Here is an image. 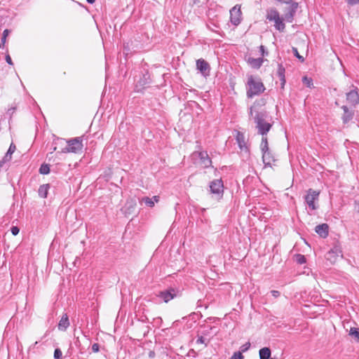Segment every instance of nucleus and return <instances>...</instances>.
Returning <instances> with one entry per match:
<instances>
[{
  "label": "nucleus",
  "instance_id": "nucleus-31",
  "mask_svg": "<svg viewBox=\"0 0 359 359\" xmlns=\"http://www.w3.org/2000/svg\"><path fill=\"white\" fill-rule=\"evenodd\" d=\"M292 52L294 53V55L299 59L302 62H303L304 60V57L299 55V53H298V50H297V48H294L293 47L292 48Z\"/></svg>",
  "mask_w": 359,
  "mask_h": 359
},
{
  "label": "nucleus",
  "instance_id": "nucleus-16",
  "mask_svg": "<svg viewBox=\"0 0 359 359\" xmlns=\"http://www.w3.org/2000/svg\"><path fill=\"white\" fill-rule=\"evenodd\" d=\"M69 325L68 316L66 313L63 314L58 324V329L62 331L66 330Z\"/></svg>",
  "mask_w": 359,
  "mask_h": 359
},
{
  "label": "nucleus",
  "instance_id": "nucleus-41",
  "mask_svg": "<svg viewBox=\"0 0 359 359\" xmlns=\"http://www.w3.org/2000/svg\"><path fill=\"white\" fill-rule=\"evenodd\" d=\"M205 339L203 337H199L197 340H196V343L197 344H205V346L207 345L205 343Z\"/></svg>",
  "mask_w": 359,
  "mask_h": 359
},
{
  "label": "nucleus",
  "instance_id": "nucleus-14",
  "mask_svg": "<svg viewBox=\"0 0 359 359\" xmlns=\"http://www.w3.org/2000/svg\"><path fill=\"white\" fill-rule=\"evenodd\" d=\"M315 230L322 238H325L328 235V225L327 224L317 225Z\"/></svg>",
  "mask_w": 359,
  "mask_h": 359
},
{
  "label": "nucleus",
  "instance_id": "nucleus-45",
  "mask_svg": "<svg viewBox=\"0 0 359 359\" xmlns=\"http://www.w3.org/2000/svg\"><path fill=\"white\" fill-rule=\"evenodd\" d=\"M149 357L150 358H154V357H155V352H154V351H149Z\"/></svg>",
  "mask_w": 359,
  "mask_h": 359
},
{
  "label": "nucleus",
  "instance_id": "nucleus-2",
  "mask_svg": "<svg viewBox=\"0 0 359 359\" xmlns=\"http://www.w3.org/2000/svg\"><path fill=\"white\" fill-rule=\"evenodd\" d=\"M255 122L258 133L262 137H266L267 133L270 130L272 125L268 121V116L265 112H259L255 117Z\"/></svg>",
  "mask_w": 359,
  "mask_h": 359
},
{
  "label": "nucleus",
  "instance_id": "nucleus-15",
  "mask_svg": "<svg viewBox=\"0 0 359 359\" xmlns=\"http://www.w3.org/2000/svg\"><path fill=\"white\" fill-rule=\"evenodd\" d=\"M262 161L265 166H270L271 163L275 161L274 156L271 151L262 154Z\"/></svg>",
  "mask_w": 359,
  "mask_h": 359
},
{
  "label": "nucleus",
  "instance_id": "nucleus-5",
  "mask_svg": "<svg viewBox=\"0 0 359 359\" xmlns=\"http://www.w3.org/2000/svg\"><path fill=\"white\" fill-rule=\"evenodd\" d=\"M339 257H342V251L338 245H335L325 255L326 259L332 264L335 263Z\"/></svg>",
  "mask_w": 359,
  "mask_h": 359
},
{
  "label": "nucleus",
  "instance_id": "nucleus-26",
  "mask_svg": "<svg viewBox=\"0 0 359 359\" xmlns=\"http://www.w3.org/2000/svg\"><path fill=\"white\" fill-rule=\"evenodd\" d=\"M285 67L283 66L282 64H278L277 74H278V76H279V78L285 77Z\"/></svg>",
  "mask_w": 359,
  "mask_h": 359
},
{
  "label": "nucleus",
  "instance_id": "nucleus-10",
  "mask_svg": "<svg viewBox=\"0 0 359 359\" xmlns=\"http://www.w3.org/2000/svg\"><path fill=\"white\" fill-rule=\"evenodd\" d=\"M177 296V292L174 288H170L159 293L158 297L167 303Z\"/></svg>",
  "mask_w": 359,
  "mask_h": 359
},
{
  "label": "nucleus",
  "instance_id": "nucleus-18",
  "mask_svg": "<svg viewBox=\"0 0 359 359\" xmlns=\"http://www.w3.org/2000/svg\"><path fill=\"white\" fill-rule=\"evenodd\" d=\"M248 63L252 67L259 69L263 63V59L261 57H259V58L249 57L248 59Z\"/></svg>",
  "mask_w": 359,
  "mask_h": 359
},
{
  "label": "nucleus",
  "instance_id": "nucleus-34",
  "mask_svg": "<svg viewBox=\"0 0 359 359\" xmlns=\"http://www.w3.org/2000/svg\"><path fill=\"white\" fill-rule=\"evenodd\" d=\"M11 158H12V154H9V153L7 151L6 154H5L4 157L1 160V161H3V164H4V163L11 161Z\"/></svg>",
  "mask_w": 359,
  "mask_h": 359
},
{
  "label": "nucleus",
  "instance_id": "nucleus-17",
  "mask_svg": "<svg viewBox=\"0 0 359 359\" xmlns=\"http://www.w3.org/2000/svg\"><path fill=\"white\" fill-rule=\"evenodd\" d=\"M342 109L344 110L342 120H343L344 123H346L353 118V112L351 111H349L346 106H343Z\"/></svg>",
  "mask_w": 359,
  "mask_h": 359
},
{
  "label": "nucleus",
  "instance_id": "nucleus-27",
  "mask_svg": "<svg viewBox=\"0 0 359 359\" xmlns=\"http://www.w3.org/2000/svg\"><path fill=\"white\" fill-rule=\"evenodd\" d=\"M39 172L43 175H47L50 172L49 165L47 164H43L39 168Z\"/></svg>",
  "mask_w": 359,
  "mask_h": 359
},
{
  "label": "nucleus",
  "instance_id": "nucleus-11",
  "mask_svg": "<svg viewBox=\"0 0 359 359\" xmlns=\"http://www.w3.org/2000/svg\"><path fill=\"white\" fill-rule=\"evenodd\" d=\"M266 19L269 21H274V22H283V20L279 16L278 12L273 8H270L266 11Z\"/></svg>",
  "mask_w": 359,
  "mask_h": 359
},
{
  "label": "nucleus",
  "instance_id": "nucleus-39",
  "mask_svg": "<svg viewBox=\"0 0 359 359\" xmlns=\"http://www.w3.org/2000/svg\"><path fill=\"white\" fill-rule=\"evenodd\" d=\"M100 346L98 344H94L92 346V350L93 352L97 353L99 351Z\"/></svg>",
  "mask_w": 359,
  "mask_h": 359
},
{
  "label": "nucleus",
  "instance_id": "nucleus-20",
  "mask_svg": "<svg viewBox=\"0 0 359 359\" xmlns=\"http://www.w3.org/2000/svg\"><path fill=\"white\" fill-rule=\"evenodd\" d=\"M271 350L268 347L262 348L259 350V358L260 359H271Z\"/></svg>",
  "mask_w": 359,
  "mask_h": 359
},
{
  "label": "nucleus",
  "instance_id": "nucleus-42",
  "mask_svg": "<svg viewBox=\"0 0 359 359\" xmlns=\"http://www.w3.org/2000/svg\"><path fill=\"white\" fill-rule=\"evenodd\" d=\"M280 87L282 89H283L284 86L285 85V83H286L285 77L280 78Z\"/></svg>",
  "mask_w": 359,
  "mask_h": 359
},
{
  "label": "nucleus",
  "instance_id": "nucleus-49",
  "mask_svg": "<svg viewBox=\"0 0 359 359\" xmlns=\"http://www.w3.org/2000/svg\"><path fill=\"white\" fill-rule=\"evenodd\" d=\"M260 50L262 52V55H264V47L263 46H260Z\"/></svg>",
  "mask_w": 359,
  "mask_h": 359
},
{
  "label": "nucleus",
  "instance_id": "nucleus-21",
  "mask_svg": "<svg viewBox=\"0 0 359 359\" xmlns=\"http://www.w3.org/2000/svg\"><path fill=\"white\" fill-rule=\"evenodd\" d=\"M135 205H136V202L135 201H133V200L128 201L126 202V206H125V208H126V213L130 214L134 210Z\"/></svg>",
  "mask_w": 359,
  "mask_h": 359
},
{
  "label": "nucleus",
  "instance_id": "nucleus-3",
  "mask_svg": "<svg viewBox=\"0 0 359 359\" xmlns=\"http://www.w3.org/2000/svg\"><path fill=\"white\" fill-rule=\"evenodd\" d=\"M83 148L81 137H76L67 141V147L63 149V152L77 153Z\"/></svg>",
  "mask_w": 359,
  "mask_h": 359
},
{
  "label": "nucleus",
  "instance_id": "nucleus-40",
  "mask_svg": "<svg viewBox=\"0 0 359 359\" xmlns=\"http://www.w3.org/2000/svg\"><path fill=\"white\" fill-rule=\"evenodd\" d=\"M346 1L351 6L359 4V0H346Z\"/></svg>",
  "mask_w": 359,
  "mask_h": 359
},
{
  "label": "nucleus",
  "instance_id": "nucleus-13",
  "mask_svg": "<svg viewBox=\"0 0 359 359\" xmlns=\"http://www.w3.org/2000/svg\"><path fill=\"white\" fill-rule=\"evenodd\" d=\"M346 99L351 104H356L359 102V95L356 90H351L346 94Z\"/></svg>",
  "mask_w": 359,
  "mask_h": 359
},
{
  "label": "nucleus",
  "instance_id": "nucleus-54",
  "mask_svg": "<svg viewBox=\"0 0 359 359\" xmlns=\"http://www.w3.org/2000/svg\"><path fill=\"white\" fill-rule=\"evenodd\" d=\"M97 29L98 30H100V27L98 26V25H97Z\"/></svg>",
  "mask_w": 359,
  "mask_h": 359
},
{
  "label": "nucleus",
  "instance_id": "nucleus-24",
  "mask_svg": "<svg viewBox=\"0 0 359 359\" xmlns=\"http://www.w3.org/2000/svg\"><path fill=\"white\" fill-rule=\"evenodd\" d=\"M349 334L354 337L357 341H359V328L351 327Z\"/></svg>",
  "mask_w": 359,
  "mask_h": 359
},
{
  "label": "nucleus",
  "instance_id": "nucleus-35",
  "mask_svg": "<svg viewBox=\"0 0 359 359\" xmlns=\"http://www.w3.org/2000/svg\"><path fill=\"white\" fill-rule=\"evenodd\" d=\"M297 261L299 264H304L306 262V258L304 255H299Z\"/></svg>",
  "mask_w": 359,
  "mask_h": 359
},
{
  "label": "nucleus",
  "instance_id": "nucleus-47",
  "mask_svg": "<svg viewBox=\"0 0 359 359\" xmlns=\"http://www.w3.org/2000/svg\"><path fill=\"white\" fill-rule=\"evenodd\" d=\"M153 201L155 203H158L159 201V196H154L153 198Z\"/></svg>",
  "mask_w": 359,
  "mask_h": 359
},
{
  "label": "nucleus",
  "instance_id": "nucleus-46",
  "mask_svg": "<svg viewBox=\"0 0 359 359\" xmlns=\"http://www.w3.org/2000/svg\"><path fill=\"white\" fill-rule=\"evenodd\" d=\"M15 110V107H11V109H9L8 110V113L11 114V115H12L14 113Z\"/></svg>",
  "mask_w": 359,
  "mask_h": 359
},
{
  "label": "nucleus",
  "instance_id": "nucleus-29",
  "mask_svg": "<svg viewBox=\"0 0 359 359\" xmlns=\"http://www.w3.org/2000/svg\"><path fill=\"white\" fill-rule=\"evenodd\" d=\"M62 353L60 348H55L54 351V359H62Z\"/></svg>",
  "mask_w": 359,
  "mask_h": 359
},
{
  "label": "nucleus",
  "instance_id": "nucleus-44",
  "mask_svg": "<svg viewBox=\"0 0 359 359\" xmlns=\"http://www.w3.org/2000/svg\"><path fill=\"white\" fill-rule=\"evenodd\" d=\"M271 292L274 297H278L280 295V292L277 290H272Z\"/></svg>",
  "mask_w": 359,
  "mask_h": 359
},
{
  "label": "nucleus",
  "instance_id": "nucleus-25",
  "mask_svg": "<svg viewBox=\"0 0 359 359\" xmlns=\"http://www.w3.org/2000/svg\"><path fill=\"white\" fill-rule=\"evenodd\" d=\"M140 202H144L148 207L152 208L154 206V201L153 198L149 197H143Z\"/></svg>",
  "mask_w": 359,
  "mask_h": 359
},
{
  "label": "nucleus",
  "instance_id": "nucleus-37",
  "mask_svg": "<svg viewBox=\"0 0 359 359\" xmlns=\"http://www.w3.org/2000/svg\"><path fill=\"white\" fill-rule=\"evenodd\" d=\"M15 145L13 143H11L7 151L9 153V154H13L15 152Z\"/></svg>",
  "mask_w": 359,
  "mask_h": 359
},
{
  "label": "nucleus",
  "instance_id": "nucleus-32",
  "mask_svg": "<svg viewBox=\"0 0 359 359\" xmlns=\"http://www.w3.org/2000/svg\"><path fill=\"white\" fill-rule=\"evenodd\" d=\"M250 347V342H247L245 343V344H243V346H241V353H243V352H245L247 351Z\"/></svg>",
  "mask_w": 359,
  "mask_h": 359
},
{
  "label": "nucleus",
  "instance_id": "nucleus-1",
  "mask_svg": "<svg viewBox=\"0 0 359 359\" xmlns=\"http://www.w3.org/2000/svg\"><path fill=\"white\" fill-rule=\"evenodd\" d=\"M265 90L263 83L259 78H255L250 75L248 77L247 82V96L252 98L254 96L259 95Z\"/></svg>",
  "mask_w": 359,
  "mask_h": 359
},
{
  "label": "nucleus",
  "instance_id": "nucleus-30",
  "mask_svg": "<svg viewBox=\"0 0 359 359\" xmlns=\"http://www.w3.org/2000/svg\"><path fill=\"white\" fill-rule=\"evenodd\" d=\"M10 31L8 29H5L3 32L2 37H1V43L4 44L6 41V38L8 35L9 34Z\"/></svg>",
  "mask_w": 359,
  "mask_h": 359
},
{
  "label": "nucleus",
  "instance_id": "nucleus-28",
  "mask_svg": "<svg viewBox=\"0 0 359 359\" xmlns=\"http://www.w3.org/2000/svg\"><path fill=\"white\" fill-rule=\"evenodd\" d=\"M303 83L307 86V87H311L313 86V81L311 78H308L307 76H304L302 79Z\"/></svg>",
  "mask_w": 359,
  "mask_h": 359
},
{
  "label": "nucleus",
  "instance_id": "nucleus-19",
  "mask_svg": "<svg viewBox=\"0 0 359 359\" xmlns=\"http://www.w3.org/2000/svg\"><path fill=\"white\" fill-rule=\"evenodd\" d=\"M50 188L49 184H44L39 187L38 193L40 197L46 198Z\"/></svg>",
  "mask_w": 359,
  "mask_h": 359
},
{
  "label": "nucleus",
  "instance_id": "nucleus-7",
  "mask_svg": "<svg viewBox=\"0 0 359 359\" xmlns=\"http://www.w3.org/2000/svg\"><path fill=\"white\" fill-rule=\"evenodd\" d=\"M194 156H198L200 159V163L203 168H209L212 165V161L208 156L207 151H195Z\"/></svg>",
  "mask_w": 359,
  "mask_h": 359
},
{
  "label": "nucleus",
  "instance_id": "nucleus-53",
  "mask_svg": "<svg viewBox=\"0 0 359 359\" xmlns=\"http://www.w3.org/2000/svg\"><path fill=\"white\" fill-rule=\"evenodd\" d=\"M3 165V161H0V168Z\"/></svg>",
  "mask_w": 359,
  "mask_h": 359
},
{
  "label": "nucleus",
  "instance_id": "nucleus-12",
  "mask_svg": "<svg viewBox=\"0 0 359 359\" xmlns=\"http://www.w3.org/2000/svg\"><path fill=\"white\" fill-rule=\"evenodd\" d=\"M298 8V4L296 2H293L292 4H289L287 7V13L285 14V18L287 20H292L294 14L297 11Z\"/></svg>",
  "mask_w": 359,
  "mask_h": 359
},
{
  "label": "nucleus",
  "instance_id": "nucleus-48",
  "mask_svg": "<svg viewBox=\"0 0 359 359\" xmlns=\"http://www.w3.org/2000/svg\"><path fill=\"white\" fill-rule=\"evenodd\" d=\"M278 1H280L282 3H285L286 4H289L291 3L292 0H278Z\"/></svg>",
  "mask_w": 359,
  "mask_h": 359
},
{
  "label": "nucleus",
  "instance_id": "nucleus-23",
  "mask_svg": "<svg viewBox=\"0 0 359 359\" xmlns=\"http://www.w3.org/2000/svg\"><path fill=\"white\" fill-rule=\"evenodd\" d=\"M236 140L238 142L239 147L242 149L243 147H245V142L244 136L243 134H241L240 133H238L236 136Z\"/></svg>",
  "mask_w": 359,
  "mask_h": 359
},
{
  "label": "nucleus",
  "instance_id": "nucleus-9",
  "mask_svg": "<svg viewBox=\"0 0 359 359\" xmlns=\"http://www.w3.org/2000/svg\"><path fill=\"white\" fill-rule=\"evenodd\" d=\"M196 68L203 76H207L210 74V65L209 64L203 59H198L196 61Z\"/></svg>",
  "mask_w": 359,
  "mask_h": 359
},
{
  "label": "nucleus",
  "instance_id": "nucleus-36",
  "mask_svg": "<svg viewBox=\"0 0 359 359\" xmlns=\"http://www.w3.org/2000/svg\"><path fill=\"white\" fill-rule=\"evenodd\" d=\"M274 26L276 29L283 32L285 29V24H275Z\"/></svg>",
  "mask_w": 359,
  "mask_h": 359
},
{
  "label": "nucleus",
  "instance_id": "nucleus-33",
  "mask_svg": "<svg viewBox=\"0 0 359 359\" xmlns=\"http://www.w3.org/2000/svg\"><path fill=\"white\" fill-rule=\"evenodd\" d=\"M244 357L242 355L241 352H236L230 358V359H243Z\"/></svg>",
  "mask_w": 359,
  "mask_h": 359
},
{
  "label": "nucleus",
  "instance_id": "nucleus-6",
  "mask_svg": "<svg viewBox=\"0 0 359 359\" xmlns=\"http://www.w3.org/2000/svg\"><path fill=\"white\" fill-rule=\"evenodd\" d=\"M223 182L222 180H215L210 184V190L211 194L222 196L223 194Z\"/></svg>",
  "mask_w": 359,
  "mask_h": 359
},
{
  "label": "nucleus",
  "instance_id": "nucleus-38",
  "mask_svg": "<svg viewBox=\"0 0 359 359\" xmlns=\"http://www.w3.org/2000/svg\"><path fill=\"white\" fill-rule=\"evenodd\" d=\"M11 231L13 236H16L19 233L20 229L18 226H12Z\"/></svg>",
  "mask_w": 359,
  "mask_h": 359
},
{
  "label": "nucleus",
  "instance_id": "nucleus-51",
  "mask_svg": "<svg viewBox=\"0 0 359 359\" xmlns=\"http://www.w3.org/2000/svg\"><path fill=\"white\" fill-rule=\"evenodd\" d=\"M212 25L214 26V27H215V28H217V27H217V24H215V23H213V24H212Z\"/></svg>",
  "mask_w": 359,
  "mask_h": 359
},
{
  "label": "nucleus",
  "instance_id": "nucleus-8",
  "mask_svg": "<svg viewBox=\"0 0 359 359\" xmlns=\"http://www.w3.org/2000/svg\"><path fill=\"white\" fill-rule=\"evenodd\" d=\"M241 6L236 5L230 10V22H241L242 20Z\"/></svg>",
  "mask_w": 359,
  "mask_h": 359
},
{
  "label": "nucleus",
  "instance_id": "nucleus-22",
  "mask_svg": "<svg viewBox=\"0 0 359 359\" xmlns=\"http://www.w3.org/2000/svg\"><path fill=\"white\" fill-rule=\"evenodd\" d=\"M260 149H261L262 154L270 151L269 148L268 140H267L266 137H262V142L260 144Z\"/></svg>",
  "mask_w": 359,
  "mask_h": 359
},
{
  "label": "nucleus",
  "instance_id": "nucleus-4",
  "mask_svg": "<svg viewBox=\"0 0 359 359\" xmlns=\"http://www.w3.org/2000/svg\"><path fill=\"white\" fill-rule=\"evenodd\" d=\"M319 194L320 191H315L312 189H309L307 191V194L305 196V202L311 210L317 209L315 201H318Z\"/></svg>",
  "mask_w": 359,
  "mask_h": 359
},
{
  "label": "nucleus",
  "instance_id": "nucleus-52",
  "mask_svg": "<svg viewBox=\"0 0 359 359\" xmlns=\"http://www.w3.org/2000/svg\"><path fill=\"white\" fill-rule=\"evenodd\" d=\"M208 29H211V30H212V31H215L214 28H212V27H210V26H208Z\"/></svg>",
  "mask_w": 359,
  "mask_h": 359
},
{
  "label": "nucleus",
  "instance_id": "nucleus-43",
  "mask_svg": "<svg viewBox=\"0 0 359 359\" xmlns=\"http://www.w3.org/2000/svg\"><path fill=\"white\" fill-rule=\"evenodd\" d=\"M6 61L7 62L8 64L13 65V62H12L11 57L9 55H6Z\"/></svg>",
  "mask_w": 359,
  "mask_h": 359
},
{
  "label": "nucleus",
  "instance_id": "nucleus-50",
  "mask_svg": "<svg viewBox=\"0 0 359 359\" xmlns=\"http://www.w3.org/2000/svg\"><path fill=\"white\" fill-rule=\"evenodd\" d=\"M86 1L89 4H93L95 1V0H86Z\"/></svg>",
  "mask_w": 359,
  "mask_h": 359
}]
</instances>
